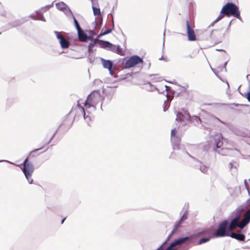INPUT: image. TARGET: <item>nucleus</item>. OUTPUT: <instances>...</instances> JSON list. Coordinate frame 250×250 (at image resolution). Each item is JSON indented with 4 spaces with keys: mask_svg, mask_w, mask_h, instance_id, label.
<instances>
[{
    "mask_svg": "<svg viewBox=\"0 0 250 250\" xmlns=\"http://www.w3.org/2000/svg\"><path fill=\"white\" fill-rule=\"evenodd\" d=\"M190 118V116L188 112L186 111L184 113L178 112L176 114V120L179 122H185L188 121Z\"/></svg>",
    "mask_w": 250,
    "mask_h": 250,
    "instance_id": "nucleus-9",
    "label": "nucleus"
},
{
    "mask_svg": "<svg viewBox=\"0 0 250 250\" xmlns=\"http://www.w3.org/2000/svg\"><path fill=\"white\" fill-rule=\"evenodd\" d=\"M99 43L101 47L104 48L109 49V47L111 46V43L107 41L100 40Z\"/></svg>",
    "mask_w": 250,
    "mask_h": 250,
    "instance_id": "nucleus-17",
    "label": "nucleus"
},
{
    "mask_svg": "<svg viewBox=\"0 0 250 250\" xmlns=\"http://www.w3.org/2000/svg\"><path fill=\"white\" fill-rule=\"evenodd\" d=\"M73 20H74V24H75V26L77 30H80L81 29V28L78 21H77V20L76 19V18H75L74 16H73Z\"/></svg>",
    "mask_w": 250,
    "mask_h": 250,
    "instance_id": "nucleus-25",
    "label": "nucleus"
},
{
    "mask_svg": "<svg viewBox=\"0 0 250 250\" xmlns=\"http://www.w3.org/2000/svg\"><path fill=\"white\" fill-rule=\"evenodd\" d=\"M142 59L138 56L134 55L129 58L125 63V68H129L135 66L136 65L143 63Z\"/></svg>",
    "mask_w": 250,
    "mask_h": 250,
    "instance_id": "nucleus-6",
    "label": "nucleus"
},
{
    "mask_svg": "<svg viewBox=\"0 0 250 250\" xmlns=\"http://www.w3.org/2000/svg\"><path fill=\"white\" fill-rule=\"evenodd\" d=\"M228 225V222L227 220H224L221 222L214 234V236L216 237H222L229 235L227 233Z\"/></svg>",
    "mask_w": 250,
    "mask_h": 250,
    "instance_id": "nucleus-5",
    "label": "nucleus"
},
{
    "mask_svg": "<svg viewBox=\"0 0 250 250\" xmlns=\"http://www.w3.org/2000/svg\"><path fill=\"white\" fill-rule=\"evenodd\" d=\"M57 38L59 40L61 46L62 48H67L70 45L69 42L58 31L54 32Z\"/></svg>",
    "mask_w": 250,
    "mask_h": 250,
    "instance_id": "nucleus-8",
    "label": "nucleus"
},
{
    "mask_svg": "<svg viewBox=\"0 0 250 250\" xmlns=\"http://www.w3.org/2000/svg\"><path fill=\"white\" fill-rule=\"evenodd\" d=\"M244 219L248 223L250 221V209L247 211L244 215Z\"/></svg>",
    "mask_w": 250,
    "mask_h": 250,
    "instance_id": "nucleus-22",
    "label": "nucleus"
},
{
    "mask_svg": "<svg viewBox=\"0 0 250 250\" xmlns=\"http://www.w3.org/2000/svg\"><path fill=\"white\" fill-rule=\"evenodd\" d=\"M65 219H66V218H64L62 220L61 223H62V224H63V222H64V220H65Z\"/></svg>",
    "mask_w": 250,
    "mask_h": 250,
    "instance_id": "nucleus-35",
    "label": "nucleus"
},
{
    "mask_svg": "<svg viewBox=\"0 0 250 250\" xmlns=\"http://www.w3.org/2000/svg\"><path fill=\"white\" fill-rule=\"evenodd\" d=\"M78 33L79 40L80 42H86L88 39L87 35L83 32L82 29L80 30H77Z\"/></svg>",
    "mask_w": 250,
    "mask_h": 250,
    "instance_id": "nucleus-13",
    "label": "nucleus"
},
{
    "mask_svg": "<svg viewBox=\"0 0 250 250\" xmlns=\"http://www.w3.org/2000/svg\"><path fill=\"white\" fill-rule=\"evenodd\" d=\"M210 38L216 43L220 42H221L222 34L219 30H213L210 34Z\"/></svg>",
    "mask_w": 250,
    "mask_h": 250,
    "instance_id": "nucleus-10",
    "label": "nucleus"
},
{
    "mask_svg": "<svg viewBox=\"0 0 250 250\" xmlns=\"http://www.w3.org/2000/svg\"><path fill=\"white\" fill-rule=\"evenodd\" d=\"M187 33L188 40L189 41H195L196 40V37L193 29L191 27L188 20L186 21Z\"/></svg>",
    "mask_w": 250,
    "mask_h": 250,
    "instance_id": "nucleus-7",
    "label": "nucleus"
},
{
    "mask_svg": "<svg viewBox=\"0 0 250 250\" xmlns=\"http://www.w3.org/2000/svg\"><path fill=\"white\" fill-rule=\"evenodd\" d=\"M103 99V97L99 92L93 91L88 95L84 105L86 107L88 106V107L92 106L95 108L98 104L102 102Z\"/></svg>",
    "mask_w": 250,
    "mask_h": 250,
    "instance_id": "nucleus-4",
    "label": "nucleus"
},
{
    "mask_svg": "<svg viewBox=\"0 0 250 250\" xmlns=\"http://www.w3.org/2000/svg\"><path fill=\"white\" fill-rule=\"evenodd\" d=\"M245 183L247 189H248V191H249L250 190V188H249V185H248V183H247V182L246 181H245Z\"/></svg>",
    "mask_w": 250,
    "mask_h": 250,
    "instance_id": "nucleus-32",
    "label": "nucleus"
},
{
    "mask_svg": "<svg viewBox=\"0 0 250 250\" xmlns=\"http://www.w3.org/2000/svg\"><path fill=\"white\" fill-rule=\"evenodd\" d=\"M112 31V29H108L107 30H106L105 31L103 32H101L100 35H99V37H101V36H104V35H106L107 34H109Z\"/></svg>",
    "mask_w": 250,
    "mask_h": 250,
    "instance_id": "nucleus-27",
    "label": "nucleus"
},
{
    "mask_svg": "<svg viewBox=\"0 0 250 250\" xmlns=\"http://www.w3.org/2000/svg\"><path fill=\"white\" fill-rule=\"evenodd\" d=\"M230 236L233 238H235L240 241H244L245 238V236L244 234L236 233L234 232H232L231 233Z\"/></svg>",
    "mask_w": 250,
    "mask_h": 250,
    "instance_id": "nucleus-16",
    "label": "nucleus"
},
{
    "mask_svg": "<svg viewBox=\"0 0 250 250\" xmlns=\"http://www.w3.org/2000/svg\"><path fill=\"white\" fill-rule=\"evenodd\" d=\"M90 32H91V35H92V36H93L95 34V32L93 31H91Z\"/></svg>",
    "mask_w": 250,
    "mask_h": 250,
    "instance_id": "nucleus-34",
    "label": "nucleus"
},
{
    "mask_svg": "<svg viewBox=\"0 0 250 250\" xmlns=\"http://www.w3.org/2000/svg\"><path fill=\"white\" fill-rule=\"evenodd\" d=\"M240 219L239 216H236L235 217L232 221L230 222L229 227V231H232L236 227H238V222L239 221Z\"/></svg>",
    "mask_w": 250,
    "mask_h": 250,
    "instance_id": "nucleus-12",
    "label": "nucleus"
},
{
    "mask_svg": "<svg viewBox=\"0 0 250 250\" xmlns=\"http://www.w3.org/2000/svg\"><path fill=\"white\" fill-rule=\"evenodd\" d=\"M43 146L40 148L36 149L31 152L29 156L24 160L23 162V167L22 168L23 172L24 173L26 178L29 181V178L31 177L33 171L34 167L32 163L29 161L31 156H33L38 150L43 148Z\"/></svg>",
    "mask_w": 250,
    "mask_h": 250,
    "instance_id": "nucleus-3",
    "label": "nucleus"
},
{
    "mask_svg": "<svg viewBox=\"0 0 250 250\" xmlns=\"http://www.w3.org/2000/svg\"><path fill=\"white\" fill-rule=\"evenodd\" d=\"M32 181H33V180H31V182H30L29 183H30V184H31V183H32Z\"/></svg>",
    "mask_w": 250,
    "mask_h": 250,
    "instance_id": "nucleus-37",
    "label": "nucleus"
},
{
    "mask_svg": "<svg viewBox=\"0 0 250 250\" xmlns=\"http://www.w3.org/2000/svg\"><path fill=\"white\" fill-rule=\"evenodd\" d=\"M177 130L175 128L173 129L171 132V140L172 142H180L181 139L177 135Z\"/></svg>",
    "mask_w": 250,
    "mask_h": 250,
    "instance_id": "nucleus-15",
    "label": "nucleus"
},
{
    "mask_svg": "<svg viewBox=\"0 0 250 250\" xmlns=\"http://www.w3.org/2000/svg\"><path fill=\"white\" fill-rule=\"evenodd\" d=\"M115 53L120 55H121V56H123L124 55V52L122 49V48H121L119 46H117V48H116V50H115Z\"/></svg>",
    "mask_w": 250,
    "mask_h": 250,
    "instance_id": "nucleus-24",
    "label": "nucleus"
},
{
    "mask_svg": "<svg viewBox=\"0 0 250 250\" xmlns=\"http://www.w3.org/2000/svg\"><path fill=\"white\" fill-rule=\"evenodd\" d=\"M195 238L193 236L178 238L172 242L166 250H173L172 249L174 247L179 245H181L187 241H189V242L194 243L195 245H200L208 242L210 240V237L203 238L198 241L195 240Z\"/></svg>",
    "mask_w": 250,
    "mask_h": 250,
    "instance_id": "nucleus-2",
    "label": "nucleus"
},
{
    "mask_svg": "<svg viewBox=\"0 0 250 250\" xmlns=\"http://www.w3.org/2000/svg\"><path fill=\"white\" fill-rule=\"evenodd\" d=\"M225 16L228 17L232 16L238 19H241L240 12L239 8L232 2H228L223 6L220 14L213 21V23H216L222 19Z\"/></svg>",
    "mask_w": 250,
    "mask_h": 250,
    "instance_id": "nucleus-1",
    "label": "nucleus"
},
{
    "mask_svg": "<svg viewBox=\"0 0 250 250\" xmlns=\"http://www.w3.org/2000/svg\"><path fill=\"white\" fill-rule=\"evenodd\" d=\"M102 64L104 68L108 69L110 71L111 70L113 63L111 61L105 60L103 59H102Z\"/></svg>",
    "mask_w": 250,
    "mask_h": 250,
    "instance_id": "nucleus-14",
    "label": "nucleus"
},
{
    "mask_svg": "<svg viewBox=\"0 0 250 250\" xmlns=\"http://www.w3.org/2000/svg\"><path fill=\"white\" fill-rule=\"evenodd\" d=\"M52 139V137L50 138L49 140L46 142L45 145L48 144Z\"/></svg>",
    "mask_w": 250,
    "mask_h": 250,
    "instance_id": "nucleus-33",
    "label": "nucleus"
},
{
    "mask_svg": "<svg viewBox=\"0 0 250 250\" xmlns=\"http://www.w3.org/2000/svg\"><path fill=\"white\" fill-rule=\"evenodd\" d=\"M198 119L200 121V122L201 123V120L199 117H198Z\"/></svg>",
    "mask_w": 250,
    "mask_h": 250,
    "instance_id": "nucleus-36",
    "label": "nucleus"
},
{
    "mask_svg": "<svg viewBox=\"0 0 250 250\" xmlns=\"http://www.w3.org/2000/svg\"><path fill=\"white\" fill-rule=\"evenodd\" d=\"M215 146L217 148H220L223 145V142L221 140V137L219 136L217 138L214 139Z\"/></svg>",
    "mask_w": 250,
    "mask_h": 250,
    "instance_id": "nucleus-19",
    "label": "nucleus"
},
{
    "mask_svg": "<svg viewBox=\"0 0 250 250\" xmlns=\"http://www.w3.org/2000/svg\"><path fill=\"white\" fill-rule=\"evenodd\" d=\"M187 219V213H184L182 216L181 217V218H180V219L179 220L177 224V227H178L179 225H180V224L183 222L185 220H186V219Z\"/></svg>",
    "mask_w": 250,
    "mask_h": 250,
    "instance_id": "nucleus-23",
    "label": "nucleus"
},
{
    "mask_svg": "<svg viewBox=\"0 0 250 250\" xmlns=\"http://www.w3.org/2000/svg\"><path fill=\"white\" fill-rule=\"evenodd\" d=\"M244 97L247 98L248 101L250 103V91L247 92L244 95Z\"/></svg>",
    "mask_w": 250,
    "mask_h": 250,
    "instance_id": "nucleus-30",
    "label": "nucleus"
},
{
    "mask_svg": "<svg viewBox=\"0 0 250 250\" xmlns=\"http://www.w3.org/2000/svg\"><path fill=\"white\" fill-rule=\"evenodd\" d=\"M116 48H117V45L112 44L111 43V46L109 47L108 49L109 50H110L111 51L115 53Z\"/></svg>",
    "mask_w": 250,
    "mask_h": 250,
    "instance_id": "nucleus-28",
    "label": "nucleus"
},
{
    "mask_svg": "<svg viewBox=\"0 0 250 250\" xmlns=\"http://www.w3.org/2000/svg\"><path fill=\"white\" fill-rule=\"evenodd\" d=\"M98 4H94L92 5V9L93 11V13L95 16H100L101 15V10L99 8L97 7Z\"/></svg>",
    "mask_w": 250,
    "mask_h": 250,
    "instance_id": "nucleus-18",
    "label": "nucleus"
},
{
    "mask_svg": "<svg viewBox=\"0 0 250 250\" xmlns=\"http://www.w3.org/2000/svg\"><path fill=\"white\" fill-rule=\"evenodd\" d=\"M56 6L58 9H63L65 8V4L63 2H60L57 3Z\"/></svg>",
    "mask_w": 250,
    "mask_h": 250,
    "instance_id": "nucleus-26",
    "label": "nucleus"
},
{
    "mask_svg": "<svg viewBox=\"0 0 250 250\" xmlns=\"http://www.w3.org/2000/svg\"><path fill=\"white\" fill-rule=\"evenodd\" d=\"M196 57V53H194V52H192L191 54H189L188 55L186 58H187V59H193V58H195Z\"/></svg>",
    "mask_w": 250,
    "mask_h": 250,
    "instance_id": "nucleus-29",
    "label": "nucleus"
},
{
    "mask_svg": "<svg viewBox=\"0 0 250 250\" xmlns=\"http://www.w3.org/2000/svg\"><path fill=\"white\" fill-rule=\"evenodd\" d=\"M78 112L80 113L81 115L83 116L84 118L85 115V110L83 107L78 105L77 108L76 109Z\"/></svg>",
    "mask_w": 250,
    "mask_h": 250,
    "instance_id": "nucleus-20",
    "label": "nucleus"
},
{
    "mask_svg": "<svg viewBox=\"0 0 250 250\" xmlns=\"http://www.w3.org/2000/svg\"><path fill=\"white\" fill-rule=\"evenodd\" d=\"M249 223L246 221L245 219H243V220L240 222H238V227L240 229L244 228Z\"/></svg>",
    "mask_w": 250,
    "mask_h": 250,
    "instance_id": "nucleus-21",
    "label": "nucleus"
},
{
    "mask_svg": "<svg viewBox=\"0 0 250 250\" xmlns=\"http://www.w3.org/2000/svg\"><path fill=\"white\" fill-rule=\"evenodd\" d=\"M92 5L98 4V0H91Z\"/></svg>",
    "mask_w": 250,
    "mask_h": 250,
    "instance_id": "nucleus-31",
    "label": "nucleus"
},
{
    "mask_svg": "<svg viewBox=\"0 0 250 250\" xmlns=\"http://www.w3.org/2000/svg\"><path fill=\"white\" fill-rule=\"evenodd\" d=\"M73 119L69 116H66L63 120L62 125L64 127L69 128L72 125Z\"/></svg>",
    "mask_w": 250,
    "mask_h": 250,
    "instance_id": "nucleus-11",
    "label": "nucleus"
}]
</instances>
